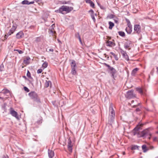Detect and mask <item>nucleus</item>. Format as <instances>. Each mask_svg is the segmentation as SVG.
Instances as JSON below:
<instances>
[{
	"label": "nucleus",
	"instance_id": "f257e3e1",
	"mask_svg": "<svg viewBox=\"0 0 158 158\" xmlns=\"http://www.w3.org/2000/svg\"><path fill=\"white\" fill-rule=\"evenodd\" d=\"M29 95L34 101L37 102H40V100L38 95L35 92H31L29 94Z\"/></svg>",
	"mask_w": 158,
	"mask_h": 158
},
{
	"label": "nucleus",
	"instance_id": "f03ea898",
	"mask_svg": "<svg viewBox=\"0 0 158 158\" xmlns=\"http://www.w3.org/2000/svg\"><path fill=\"white\" fill-rule=\"evenodd\" d=\"M73 9V8L71 7H69L66 6H62L60 8V12H62L65 11L69 13L70 11L72 10Z\"/></svg>",
	"mask_w": 158,
	"mask_h": 158
},
{
	"label": "nucleus",
	"instance_id": "7ed1b4c3",
	"mask_svg": "<svg viewBox=\"0 0 158 158\" xmlns=\"http://www.w3.org/2000/svg\"><path fill=\"white\" fill-rule=\"evenodd\" d=\"M105 65L108 67L110 71V73L111 74L112 77L113 78H114L115 75L117 73L116 70L113 67L110 66L109 65L106 63H105Z\"/></svg>",
	"mask_w": 158,
	"mask_h": 158
},
{
	"label": "nucleus",
	"instance_id": "20e7f679",
	"mask_svg": "<svg viewBox=\"0 0 158 158\" xmlns=\"http://www.w3.org/2000/svg\"><path fill=\"white\" fill-rule=\"evenodd\" d=\"M109 118L111 120H113L115 115L114 111L112 107L110 106L109 111Z\"/></svg>",
	"mask_w": 158,
	"mask_h": 158
},
{
	"label": "nucleus",
	"instance_id": "39448f33",
	"mask_svg": "<svg viewBox=\"0 0 158 158\" xmlns=\"http://www.w3.org/2000/svg\"><path fill=\"white\" fill-rule=\"evenodd\" d=\"M10 114L13 117H15L16 118L18 119H19V118L18 116V114L13 109L10 107L9 109Z\"/></svg>",
	"mask_w": 158,
	"mask_h": 158
},
{
	"label": "nucleus",
	"instance_id": "423d86ee",
	"mask_svg": "<svg viewBox=\"0 0 158 158\" xmlns=\"http://www.w3.org/2000/svg\"><path fill=\"white\" fill-rule=\"evenodd\" d=\"M135 97V95L133 94V91L130 90L128 91L126 94V97L129 99L133 98Z\"/></svg>",
	"mask_w": 158,
	"mask_h": 158
},
{
	"label": "nucleus",
	"instance_id": "0eeeda50",
	"mask_svg": "<svg viewBox=\"0 0 158 158\" xmlns=\"http://www.w3.org/2000/svg\"><path fill=\"white\" fill-rule=\"evenodd\" d=\"M111 39H110L106 42V45L107 46L112 47L114 46L115 45V44L114 40H110Z\"/></svg>",
	"mask_w": 158,
	"mask_h": 158
},
{
	"label": "nucleus",
	"instance_id": "6e6552de",
	"mask_svg": "<svg viewBox=\"0 0 158 158\" xmlns=\"http://www.w3.org/2000/svg\"><path fill=\"white\" fill-rule=\"evenodd\" d=\"M134 30L136 33L139 34L141 31L140 26L138 24L135 25L134 26Z\"/></svg>",
	"mask_w": 158,
	"mask_h": 158
},
{
	"label": "nucleus",
	"instance_id": "1a4fd4ad",
	"mask_svg": "<svg viewBox=\"0 0 158 158\" xmlns=\"http://www.w3.org/2000/svg\"><path fill=\"white\" fill-rule=\"evenodd\" d=\"M73 146V145L70 139H69L68 140L67 146L68 150L70 153H71L72 152Z\"/></svg>",
	"mask_w": 158,
	"mask_h": 158
},
{
	"label": "nucleus",
	"instance_id": "9d476101",
	"mask_svg": "<svg viewBox=\"0 0 158 158\" xmlns=\"http://www.w3.org/2000/svg\"><path fill=\"white\" fill-rule=\"evenodd\" d=\"M142 136H146L147 135H149L150 137H148V139H151V135L149 133L148 130H146L143 131L142 132Z\"/></svg>",
	"mask_w": 158,
	"mask_h": 158
},
{
	"label": "nucleus",
	"instance_id": "9b49d317",
	"mask_svg": "<svg viewBox=\"0 0 158 158\" xmlns=\"http://www.w3.org/2000/svg\"><path fill=\"white\" fill-rule=\"evenodd\" d=\"M1 93H2L3 94H6L7 96H9L10 95H11V93L8 90L6 89H3Z\"/></svg>",
	"mask_w": 158,
	"mask_h": 158
},
{
	"label": "nucleus",
	"instance_id": "f8f14e48",
	"mask_svg": "<svg viewBox=\"0 0 158 158\" xmlns=\"http://www.w3.org/2000/svg\"><path fill=\"white\" fill-rule=\"evenodd\" d=\"M16 29V27L15 26H13L11 29L9 31L7 34L5 35V37L6 38L7 35H10L12 34L13 33Z\"/></svg>",
	"mask_w": 158,
	"mask_h": 158
},
{
	"label": "nucleus",
	"instance_id": "ddd939ff",
	"mask_svg": "<svg viewBox=\"0 0 158 158\" xmlns=\"http://www.w3.org/2000/svg\"><path fill=\"white\" fill-rule=\"evenodd\" d=\"M120 52L122 56L126 59H128V56L126 52L122 49H120Z\"/></svg>",
	"mask_w": 158,
	"mask_h": 158
},
{
	"label": "nucleus",
	"instance_id": "4468645a",
	"mask_svg": "<svg viewBox=\"0 0 158 158\" xmlns=\"http://www.w3.org/2000/svg\"><path fill=\"white\" fill-rule=\"evenodd\" d=\"M132 26H128L126 28V31L128 34H130L132 31Z\"/></svg>",
	"mask_w": 158,
	"mask_h": 158
},
{
	"label": "nucleus",
	"instance_id": "2eb2a0df",
	"mask_svg": "<svg viewBox=\"0 0 158 158\" xmlns=\"http://www.w3.org/2000/svg\"><path fill=\"white\" fill-rule=\"evenodd\" d=\"M24 35L23 32L22 31H19L16 35V37L18 39H21L22 38Z\"/></svg>",
	"mask_w": 158,
	"mask_h": 158
},
{
	"label": "nucleus",
	"instance_id": "dca6fc26",
	"mask_svg": "<svg viewBox=\"0 0 158 158\" xmlns=\"http://www.w3.org/2000/svg\"><path fill=\"white\" fill-rule=\"evenodd\" d=\"M30 60V58L29 57H26L25 58L23 63L24 64L27 65L30 63L29 61Z\"/></svg>",
	"mask_w": 158,
	"mask_h": 158
},
{
	"label": "nucleus",
	"instance_id": "f3484780",
	"mask_svg": "<svg viewBox=\"0 0 158 158\" xmlns=\"http://www.w3.org/2000/svg\"><path fill=\"white\" fill-rule=\"evenodd\" d=\"M139 70V68H136L134 69L131 72V74L133 76H135L137 71Z\"/></svg>",
	"mask_w": 158,
	"mask_h": 158
},
{
	"label": "nucleus",
	"instance_id": "a211bd4d",
	"mask_svg": "<svg viewBox=\"0 0 158 158\" xmlns=\"http://www.w3.org/2000/svg\"><path fill=\"white\" fill-rule=\"evenodd\" d=\"M48 154L49 157L50 158H52L54 156V152L52 150H48Z\"/></svg>",
	"mask_w": 158,
	"mask_h": 158
},
{
	"label": "nucleus",
	"instance_id": "6ab92c4d",
	"mask_svg": "<svg viewBox=\"0 0 158 158\" xmlns=\"http://www.w3.org/2000/svg\"><path fill=\"white\" fill-rule=\"evenodd\" d=\"M131 44V42L130 41H127L125 43L124 47L125 49L129 48Z\"/></svg>",
	"mask_w": 158,
	"mask_h": 158
},
{
	"label": "nucleus",
	"instance_id": "aec40b11",
	"mask_svg": "<svg viewBox=\"0 0 158 158\" xmlns=\"http://www.w3.org/2000/svg\"><path fill=\"white\" fill-rule=\"evenodd\" d=\"M48 32L50 35L52 36H55V34L56 33V32L54 30L49 29Z\"/></svg>",
	"mask_w": 158,
	"mask_h": 158
},
{
	"label": "nucleus",
	"instance_id": "412c9836",
	"mask_svg": "<svg viewBox=\"0 0 158 158\" xmlns=\"http://www.w3.org/2000/svg\"><path fill=\"white\" fill-rule=\"evenodd\" d=\"M142 149L143 151L144 152L149 150L148 147H147L145 145H143L142 146Z\"/></svg>",
	"mask_w": 158,
	"mask_h": 158
},
{
	"label": "nucleus",
	"instance_id": "4be33fe9",
	"mask_svg": "<svg viewBox=\"0 0 158 158\" xmlns=\"http://www.w3.org/2000/svg\"><path fill=\"white\" fill-rule=\"evenodd\" d=\"M71 68H75L76 67V62L75 60H73L71 63Z\"/></svg>",
	"mask_w": 158,
	"mask_h": 158
},
{
	"label": "nucleus",
	"instance_id": "5701e85b",
	"mask_svg": "<svg viewBox=\"0 0 158 158\" xmlns=\"http://www.w3.org/2000/svg\"><path fill=\"white\" fill-rule=\"evenodd\" d=\"M108 24H109V29L111 30L113 27L114 26V23L111 22L109 21L108 23Z\"/></svg>",
	"mask_w": 158,
	"mask_h": 158
},
{
	"label": "nucleus",
	"instance_id": "b1692460",
	"mask_svg": "<svg viewBox=\"0 0 158 158\" xmlns=\"http://www.w3.org/2000/svg\"><path fill=\"white\" fill-rule=\"evenodd\" d=\"M136 90L141 95H143L144 94V93L143 92V90L140 88H136Z\"/></svg>",
	"mask_w": 158,
	"mask_h": 158
},
{
	"label": "nucleus",
	"instance_id": "393cba45",
	"mask_svg": "<svg viewBox=\"0 0 158 158\" xmlns=\"http://www.w3.org/2000/svg\"><path fill=\"white\" fill-rule=\"evenodd\" d=\"M75 36L76 38H78L80 42L81 43V44H82V42L80 35L79 33H76L75 34Z\"/></svg>",
	"mask_w": 158,
	"mask_h": 158
},
{
	"label": "nucleus",
	"instance_id": "a878e982",
	"mask_svg": "<svg viewBox=\"0 0 158 158\" xmlns=\"http://www.w3.org/2000/svg\"><path fill=\"white\" fill-rule=\"evenodd\" d=\"M139 146L137 145H133L131 147V149L132 150H134L136 149H138Z\"/></svg>",
	"mask_w": 158,
	"mask_h": 158
},
{
	"label": "nucleus",
	"instance_id": "bb28decb",
	"mask_svg": "<svg viewBox=\"0 0 158 158\" xmlns=\"http://www.w3.org/2000/svg\"><path fill=\"white\" fill-rule=\"evenodd\" d=\"M71 73L73 75H75L77 73L75 68H71Z\"/></svg>",
	"mask_w": 158,
	"mask_h": 158
},
{
	"label": "nucleus",
	"instance_id": "cd10ccee",
	"mask_svg": "<svg viewBox=\"0 0 158 158\" xmlns=\"http://www.w3.org/2000/svg\"><path fill=\"white\" fill-rule=\"evenodd\" d=\"M48 65V63L47 62H44L42 65V68L44 69L46 68Z\"/></svg>",
	"mask_w": 158,
	"mask_h": 158
},
{
	"label": "nucleus",
	"instance_id": "c85d7f7f",
	"mask_svg": "<svg viewBox=\"0 0 158 158\" xmlns=\"http://www.w3.org/2000/svg\"><path fill=\"white\" fill-rule=\"evenodd\" d=\"M51 83V82L49 81H46L45 83L44 87H48L49 86V84Z\"/></svg>",
	"mask_w": 158,
	"mask_h": 158
},
{
	"label": "nucleus",
	"instance_id": "c756f323",
	"mask_svg": "<svg viewBox=\"0 0 158 158\" xmlns=\"http://www.w3.org/2000/svg\"><path fill=\"white\" fill-rule=\"evenodd\" d=\"M119 35L122 36L124 37L125 36V34L124 32L122 31H119L118 32Z\"/></svg>",
	"mask_w": 158,
	"mask_h": 158
},
{
	"label": "nucleus",
	"instance_id": "7c9ffc66",
	"mask_svg": "<svg viewBox=\"0 0 158 158\" xmlns=\"http://www.w3.org/2000/svg\"><path fill=\"white\" fill-rule=\"evenodd\" d=\"M111 54L114 56L116 60H118V58L117 55L113 52H111Z\"/></svg>",
	"mask_w": 158,
	"mask_h": 158
},
{
	"label": "nucleus",
	"instance_id": "2f4dec72",
	"mask_svg": "<svg viewBox=\"0 0 158 158\" xmlns=\"http://www.w3.org/2000/svg\"><path fill=\"white\" fill-rule=\"evenodd\" d=\"M23 4H28L29 5V1L27 0H24L22 2Z\"/></svg>",
	"mask_w": 158,
	"mask_h": 158
},
{
	"label": "nucleus",
	"instance_id": "473e14b6",
	"mask_svg": "<svg viewBox=\"0 0 158 158\" xmlns=\"http://www.w3.org/2000/svg\"><path fill=\"white\" fill-rule=\"evenodd\" d=\"M126 20L127 23V26L132 25L131 24V23H130V21L128 19H126Z\"/></svg>",
	"mask_w": 158,
	"mask_h": 158
},
{
	"label": "nucleus",
	"instance_id": "72a5a7b5",
	"mask_svg": "<svg viewBox=\"0 0 158 158\" xmlns=\"http://www.w3.org/2000/svg\"><path fill=\"white\" fill-rule=\"evenodd\" d=\"M91 17L92 19L94 21V22H95V21H96V19H95V18L94 17V14H93H93L91 15Z\"/></svg>",
	"mask_w": 158,
	"mask_h": 158
},
{
	"label": "nucleus",
	"instance_id": "f704fd0d",
	"mask_svg": "<svg viewBox=\"0 0 158 158\" xmlns=\"http://www.w3.org/2000/svg\"><path fill=\"white\" fill-rule=\"evenodd\" d=\"M4 69V66L2 64L0 66V71H2Z\"/></svg>",
	"mask_w": 158,
	"mask_h": 158
},
{
	"label": "nucleus",
	"instance_id": "c9c22d12",
	"mask_svg": "<svg viewBox=\"0 0 158 158\" xmlns=\"http://www.w3.org/2000/svg\"><path fill=\"white\" fill-rule=\"evenodd\" d=\"M89 4H90V6L91 7L93 8H94V4L92 1H91V2H90Z\"/></svg>",
	"mask_w": 158,
	"mask_h": 158
},
{
	"label": "nucleus",
	"instance_id": "e433bc0d",
	"mask_svg": "<svg viewBox=\"0 0 158 158\" xmlns=\"http://www.w3.org/2000/svg\"><path fill=\"white\" fill-rule=\"evenodd\" d=\"M55 24H53L52 26H51V27L49 28V29H51V30H54V28H55Z\"/></svg>",
	"mask_w": 158,
	"mask_h": 158
},
{
	"label": "nucleus",
	"instance_id": "4c0bfd02",
	"mask_svg": "<svg viewBox=\"0 0 158 158\" xmlns=\"http://www.w3.org/2000/svg\"><path fill=\"white\" fill-rule=\"evenodd\" d=\"M14 51H17L19 54H21L23 53V52L22 51H21V50H14Z\"/></svg>",
	"mask_w": 158,
	"mask_h": 158
},
{
	"label": "nucleus",
	"instance_id": "58836bf2",
	"mask_svg": "<svg viewBox=\"0 0 158 158\" xmlns=\"http://www.w3.org/2000/svg\"><path fill=\"white\" fill-rule=\"evenodd\" d=\"M27 76L28 77H31V73H30V72H29V71L28 70V71H27Z\"/></svg>",
	"mask_w": 158,
	"mask_h": 158
},
{
	"label": "nucleus",
	"instance_id": "ea45409f",
	"mask_svg": "<svg viewBox=\"0 0 158 158\" xmlns=\"http://www.w3.org/2000/svg\"><path fill=\"white\" fill-rule=\"evenodd\" d=\"M42 69H39L37 71V73H40L42 72Z\"/></svg>",
	"mask_w": 158,
	"mask_h": 158
},
{
	"label": "nucleus",
	"instance_id": "a19ab883",
	"mask_svg": "<svg viewBox=\"0 0 158 158\" xmlns=\"http://www.w3.org/2000/svg\"><path fill=\"white\" fill-rule=\"evenodd\" d=\"M24 90L25 91H27V92H29V89H28V88L27 87H25V86L24 87Z\"/></svg>",
	"mask_w": 158,
	"mask_h": 158
},
{
	"label": "nucleus",
	"instance_id": "79ce46f5",
	"mask_svg": "<svg viewBox=\"0 0 158 158\" xmlns=\"http://www.w3.org/2000/svg\"><path fill=\"white\" fill-rule=\"evenodd\" d=\"M89 12L90 13L91 15H93L94 14V11L92 10H91L89 11Z\"/></svg>",
	"mask_w": 158,
	"mask_h": 158
},
{
	"label": "nucleus",
	"instance_id": "37998d69",
	"mask_svg": "<svg viewBox=\"0 0 158 158\" xmlns=\"http://www.w3.org/2000/svg\"><path fill=\"white\" fill-rule=\"evenodd\" d=\"M91 0H85V2L86 3L90 4L91 2Z\"/></svg>",
	"mask_w": 158,
	"mask_h": 158
},
{
	"label": "nucleus",
	"instance_id": "c03bdc74",
	"mask_svg": "<svg viewBox=\"0 0 158 158\" xmlns=\"http://www.w3.org/2000/svg\"><path fill=\"white\" fill-rule=\"evenodd\" d=\"M148 148H149V149H153L154 148V147L152 146H150L148 147Z\"/></svg>",
	"mask_w": 158,
	"mask_h": 158
},
{
	"label": "nucleus",
	"instance_id": "a18cd8bd",
	"mask_svg": "<svg viewBox=\"0 0 158 158\" xmlns=\"http://www.w3.org/2000/svg\"><path fill=\"white\" fill-rule=\"evenodd\" d=\"M55 11L56 12H58V13H62V12L60 11V8L58 10H55Z\"/></svg>",
	"mask_w": 158,
	"mask_h": 158
},
{
	"label": "nucleus",
	"instance_id": "49530a36",
	"mask_svg": "<svg viewBox=\"0 0 158 158\" xmlns=\"http://www.w3.org/2000/svg\"><path fill=\"white\" fill-rule=\"evenodd\" d=\"M114 22L116 23H118V19H115L114 20Z\"/></svg>",
	"mask_w": 158,
	"mask_h": 158
},
{
	"label": "nucleus",
	"instance_id": "de8ad7c7",
	"mask_svg": "<svg viewBox=\"0 0 158 158\" xmlns=\"http://www.w3.org/2000/svg\"><path fill=\"white\" fill-rule=\"evenodd\" d=\"M2 158H9L8 156H4Z\"/></svg>",
	"mask_w": 158,
	"mask_h": 158
},
{
	"label": "nucleus",
	"instance_id": "09e8293b",
	"mask_svg": "<svg viewBox=\"0 0 158 158\" xmlns=\"http://www.w3.org/2000/svg\"><path fill=\"white\" fill-rule=\"evenodd\" d=\"M40 38L38 37L36 38V41H40Z\"/></svg>",
	"mask_w": 158,
	"mask_h": 158
},
{
	"label": "nucleus",
	"instance_id": "8fccbe9b",
	"mask_svg": "<svg viewBox=\"0 0 158 158\" xmlns=\"http://www.w3.org/2000/svg\"><path fill=\"white\" fill-rule=\"evenodd\" d=\"M139 103L138 105H135L134 106H133V107H137V106H138V105H139Z\"/></svg>",
	"mask_w": 158,
	"mask_h": 158
},
{
	"label": "nucleus",
	"instance_id": "3c124183",
	"mask_svg": "<svg viewBox=\"0 0 158 158\" xmlns=\"http://www.w3.org/2000/svg\"><path fill=\"white\" fill-rule=\"evenodd\" d=\"M34 3V2H29V4H33Z\"/></svg>",
	"mask_w": 158,
	"mask_h": 158
},
{
	"label": "nucleus",
	"instance_id": "603ef678",
	"mask_svg": "<svg viewBox=\"0 0 158 158\" xmlns=\"http://www.w3.org/2000/svg\"><path fill=\"white\" fill-rule=\"evenodd\" d=\"M57 40L58 41V42L60 44H62V43L61 42V41L59 39H58Z\"/></svg>",
	"mask_w": 158,
	"mask_h": 158
},
{
	"label": "nucleus",
	"instance_id": "864d4df0",
	"mask_svg": "<svg viewBox=\"0 0 158 158\" xmlns=\"http://www.w3.org/2000/svg\"><path fill=\"white\" fill-rule=\"evenodd\" d=\"M136 111H139L140 110V109L139 108H137L136 109Z\"/></svg>",
	"mask_w": 158,
	"mask_h": 158
},
{
	"label": "nucleus",
	"instance_id": "5fc2aeb1",
	"mask_svg": "<svg viewBox=\"0 0 158 158\" xmlns=\"http://www.w3.org/2000/svg\"><path fill=\"white\" fill-rule=\"evenodd\" d=\"M50 51H52V52H53L54 50L53 49H51L49 50Z\"/></svg>",
	"mask_w": 158,
	"mask_h": 158
},
{
	"label": "nucleus",
	"instance_id": "6e6d98bb",
	"mask_svg": "<svg viewBox=\"0 0 158 158\" xmlns=\"http://www.w3.org/2000/svg\"><path fill=\"white\" fill-rule=\"evenodd\" d=\"M157 139V138L156 137H155L154 138L153 140L154 141H156Z\"/></svg>",
	"mask_w": 158,
	"mask_h": 158
},
{
	"label": "nucleus",
	"instance_id": "4d7b16f0",
	"mask_svg": "<svg viewBox=\"0 0 158 158\" xmlns=\"http://www.w3.org/2000/svg\"><path fill=\"white\" fill-rule=\"evenodd\" d=\"M123 155H125V153L124 152H123Z\"/></svg>",
	"mask_w": 158,
	"mask_h": 158
},
{
	"label": "nucleus",
	"instance_id": "13d9d810",
	"mask_svg": "<svg viewBox=\"0 0 158 158\" xmlns=\"http://www.w3.org/2000/svg\"><path fill=\"white\" fill-rule=\"evenodd\" d=\"M156 69H157V72L158 73V67H156Z\"/></svg>",
	"mask_w": 158,
	"mask_h": 158
},
{
	"label": "nucleus",
	"instance_id": "bf43d9fd",
	"mask_svg": "<svg viewBox=\"0 0 158 158\" xmlns=\"http://www.w3.org/2000/svg\"><path fill=\"white\" fill-rule=\"evenodd\" d=\"M134 102V100H132L131 101V103H133Z\"/></svg>",
	"mask_w": 158,
	"mask_h": 158
},
{
	"label": "nucleus",
	"instance_id": "052dcab7",
	"mask_svg": "<svg viewBox=\"0 0 158 158\" xmlns=\"http://www.w3.org/2000/svg\"><path fill=\"white\" fill-rule=\"evenodd\" d=\"M101 8L102 9H104V8L103 7H101Z\"/></svg>",
	"mask_w": 158,
	"mask_h": 158
},
{
	"label": "nucleus",
	"instance_id": "680f3d73",
	"mask_svg": "<svg viewBox=\"0 0 158 158\" xmlns=\"http://www.w3.org/2000/svg\"><path fill=\"white\" fill-rule=\"evenodd\" d=\"M2 98L0 97V99H2Z\"/></svg>",
	"mask_w": 158,
	"mask_h": 158
},
{
	"label": "nucleus",
	"instance_id": "e2e57ef3",
	"mask_svg": "<svg viewBox=\"0 0 158 158\" xmlns=\"http://www.w3.org/2000/svg\"><path fill=\"white\" fill-rule=\"evenodd\" d=\"M156 158H158V156L156 157Z\"/></svg>",
	"mask_w": 158,
	"mask_h": 158
},
{
	"label": "nucleus",
	"instance_id": "0e129e2a",
	"mask_svg": "<svg viewBox=\"0 0 158 158\" xmlns=\"http://www.w3.org/2000/svg\"><path fill=\"white\" fill-rule=\"evenodd\" d=\"M156 133H158V131H157V132H156Z\"/></svg>",
	"mask_w": 158,
	"mask_h": 158
},
{
	"label": "nucleus",
	"instance_id": "69168bd1",
	"mask_svg": "<svg viewBox=\"0 0 158 158\" xmlns=\"http://www.w3.org/2000/svg\"><path fill=\"white\" fill-rule=\"evenodd\" d=\"M135 129H136V128H135L134 129V130H135Z\"/></svg>",
	"mask_w": 158,
	"mask_h": 158
},
{
	"label": "nucleus",
	"instance_id": "338daca9",
	"mask_svg": "<svg viewBox=\"0 0 158 158\" xmlns=\"http://www.w3.org/2000/svg\"><path fill=\"white\" fill-rule=\"evenodd\" d=\"M95 15H97V14H95Z\"/></svg>",
	"mask_w": 158,
	"mask_h": 158
}]
</instances>
